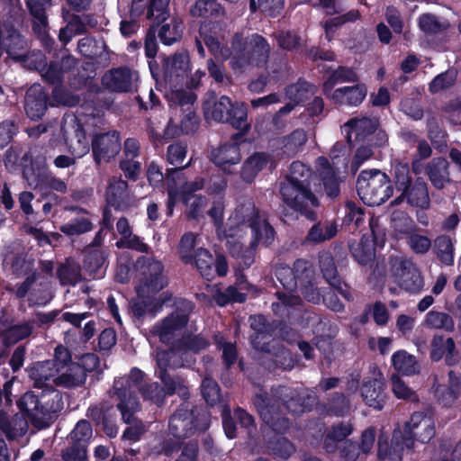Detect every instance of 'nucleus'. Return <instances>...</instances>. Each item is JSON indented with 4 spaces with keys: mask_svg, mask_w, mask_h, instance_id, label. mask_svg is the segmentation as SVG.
Returning <instances> with one entry per match:
<instances>
[{
    "mask_svg": "<svg viewBox=\"0 0 461 461\" xmlns=\"http://www.w3.org/2000/svg\"><path fill=\"white\" fill-rule=\"evenodd\" d=\"M337 233V227L332 222L318 223L312 227L308 235L307 240L312 242H322L330 240Z\"/></svg>",
    "mask_w": 461,
    "mask_h": 461,
    "instance_id": "51",
    "label": "nucleus"
},
{
    "mask_svg": "<svg viewBox=\"0 0 461 461\" xmlns=\"http://www.w3.org/2000/svg\"><path fill=\"white\" fill-rule=\"evenodd\" d=\"M47 109L46 94L41 85L32 86L26 92L25 111L32 119L41 118Z\"/></svg>",
    "mask_w": 461,
    "mask_h": 461,
    "instance_id": "33",
    "label": "nucleus"
},
{
    "mask_svg": "<svg viewBox=\"0 0 461 461\" xmlns=\"http://www.w3.org/2000/svg\"><path fill=\"white\" fill-rule=\"evenodd\" d=\"M208 120L230 122L236 129L247 128V109L244 104H232L228 96H221L217 102L206 101L203 105Z\"/></svg>",
    "mask_w": 461,
    "mask_h": 461,
    "instance_id": "12",
    "label": "nucleus"
},
{
    "mask_svg": "<svg viewBox=\"0 0 461 461\" xmlns=\"http://www.w3.org/2000/svg\"><path fill=\"white\" fill-rule=\"evenodd\" d=\"M404 197L408 203L416 207L425 209L429 205L427 185L420 178H418L412 185H410L405 190H402L401 195L394 200L393 203H398Z\"/></svg>",
    "mask_w": 461,
    "mask_h": 461,
    "instance_id": "34",
    "label": "nucleus"
},
{
    "mask_svg": "<svg viewBox=\"0 0 461 461\" xmlns=\"http://www.w3.org/2000/svg\"><path fill=\"white\" fill-rule=\"evenodd\" d=\"M392 281L410 293H419L424 286L423 278L415 264L403 258H395L391 261Z\"/></svg>",
    "mask_w": 461,
    "mask_h": 461,
    "instance_id": "15",
    "label": "nucleus"
},
{
    "mask_svg": "<svg viewBox=\"0 0 461 461\" xmlns=\"http://www.w3.org/2000/svg\"><path fill=\"white\" fill-rule=\"evenodd\" d=\"M169 0H151L148 8L147 18L155 21H165L168 16L167 5Z\"/></svg>",
    "mask_w": 461,
    "mask_h": 461,
    "instance_id": "63",
    "label": "nucleus"
},
{
    "mask_svg": "<svg viewBox=\"0 0 461 461\" xmlns=\"http://www.w3.org/2000/svg\"><path fill=\"white\" fill-rule=\"evenodd\" d=\"M4 52L15 61L30 59L27 41L10 25L0 27V57Z\"/></svg>",
    "mask_w": 461,
    "mask_h": 461,
    "instance_id": "21",
    "label": "nucleus"
},
{
    "mask_svg": "<svg viewBox=\"0 0 461 461\" xmlns=\"http://www.w3.org/2000/svg\"><path fill=\"white\" fill-rule=\"evenodd\" d=\"M391 384L392 391L396 398L411 401L416 400L415 392L406 384L398 374L392 375Z\"/></svg>",
    "mask_w": 461,
    "mask_h": 461,
    "instance_id": "59",
    "label": "nucleus"
},
{
    "mask_svg": "<svg viewBox=\"0 0 461 461\" xmlns=\"http://www.w3.org/2000/svg\"><path fill=\"white\" fill-rule=\"evenodd\" d=\"M166 98L170 104L172 113H185L180 122L182 131L190 133L195 131L198 126V117L192 110V104L196 99L195 95L191 90H171L167 92Z\"/></svg>",
    "mask_w": 461,
    "mask_h": 461,
    "instance_id": "17",
    "label": "nucleus"
},
{
    "mask_svg": "<svg viewBox=\"0 0 461 461\" xmlns=\"http://www.w3.org/2000/svg\"><path fill=\"white\" fill-rule=\"evenodd\" d=\"M246 284L240 283V287L229 286L225 292H222L218 285H208L207 292L220 306H224L229 303H242L246 300V294L240 290L245 289Z\"/></svg>",
    "mask_w": 461,
    "mask_h": 461,
    "instance_id": "37",
    "label": "nucleus"
},
{
    "mask_svg": "<svg viewBox=\"0 0 461 461\" xmlns=\"http://www.w3.org/2000/svg\"><path fill=\"white\" fill-rule=\"evenodd\" d=\"M138 300L131 303V312L134 316L140 318L149 313L153 317L161 309V303L149 300L150 294L140 296L138 294Z\"/></svg>",
    "mask_w": 461,
    "mask_h": 461,
    "instance_id": "45",
    "label": "nucleus"
},
{
    "mask_svg": "<svg viewBox=\"0 0 461 461\" xmlns=\"http://www.w3.org/2000/svg\"><path fill=\"white\" fill-rule=\"evenodd\" d=\"M212 162L226 173H232V167L241 160L240 149L236 142L224 144L212 152Z\"/></svg>",
    "mask_w": 461,
    "mask_h": 461,
    "instance_id": "30",
    "label": "nucleus"
},
{
    "mask_svg": "<svg viewBox=\"0 0 461 461\" xmlns=\"http://www.w3.org/2000/svg\"><path fill=\"white\" fill-rule=\"evenodd\" d=\"M448 163L445 158H434L427 167V175L433 185L437 188H443L449 181Z\"/></svg>",
    "mask_w": 461,
    "mask_h": 461,
    "instance_id": "43",
    "label": "nucleus"
},
{
    "mask_svg": "<svg viewBox=\"0 0 461 461\" xmlns=\"http://www.w3.org/2000/svg\"><path fill=\"white\" fill-rule=\"evenodd\" d=\"M332 287V291L322 295L323 302L330 309L335 312H339L343 309V303L340 302L339 297L341 296L346 300H350L351 294L345 285L342 286L341 285H337Z\"/></svg>",
    "mask_w": 461,
    "mask_h": 461,
    "instance_id": "48",
    "label": "nucleus"
},
{
    "mask_svg": "<svg viewBox=\"0 0 461 461\" xmlns=\"http://www.w3.org/2000/svg\"><path fill=\"white\" fill-rule=\"evenodd\" d=\"M92 224L86 217H80L71 220L60 227V230L68 236L79 235L89 231Z\"/></svg>",
    "mask_w": 461,
    "mask_h": 461,
    "instance_id": "60",
    "label": "nucleus"
},
{
    "mask_svg": "<svg viewBox=\"0 0 461 461\" xmlns=\"http://www.w3.org/2000/svg\"><path fill=\"white\" fill-rule=\"evenodd\" d=\"M202 393L204 400L210 405H214L220 400V388L217 383L211 379L205 378L202 384Z\"/></svg>",
    "mask_w": 461,
    "mask_h": 461,
    "instance_id": "64",
    "label": "nucleus"
},
{
    "mask_svg": "<svg viewBox=\"0 0 461 461\" xmlns=\"http://www.w3.org/2000/svg\"><path fill=\"white\" fill-rule=\"evenodd\" d=\"M104 256L102 252L94 251L87 255L85 268L93 277L100 278L104 275Z\"/></svg>",
    "mask_w": 461,
    "mask_h": 461,
    "instance_id": "58",
    "label": "nucleus"
},
{
    "mask_svg": "<svg viewBox=\"0 0 461 461\" xmlns=\"http://www.w3.org/2000/svg\"><path fill=\"white\" fill-rule=\"evenodd\" d=\"M56 361L58 366H65L58 373L54 379V384L64 387H75L82 384L86 381V374L79 364L71 362V357L68 350L62 347L56 348Z\"/></svg>",
    "mask_w": 461,
    "mask_h": 461,
    "instance_id": "19",
    "label": "nucleus"
},
{
    "mask_svg": "<svg viewBox=\"0 0 461 461\" xmlns=\"http://www.w3.org/2000/svg\"><path fill=\"white\" fill-rule=\"evenodd\" d=\"M209 426V420L206 414H197L191 409L189 403L181 405L170 418L168 429L169 433L177 438H185L194 435L197 430L203 431Z\"/></svg>",
    "mask_w": 461,
    "mask_h": 461,
    "instance_id": "13",
    "label": "nucleus"
},
{
    "mask_svg": "<svg viewBox=\"0 0 461 461\" xmlns=\"http://www.w3.org/2000/svg\"><path fill=\"white\" fill-rule=\"evenodd\" d=\"M424 323L431 329L446 331H452L454 329L452 317L445 312L436 311H430L426 314Z\"/></svg>",
    "mask_w": 461,
    "mask_h": 461,
    "instance_id": "46",
    "label": "nucleus"
},
{
    "mask_svg": "<svg viewBox=\"0 0 461 461\" xmlns=\"http://www.w3.org/2000/svg\"><path fill=\"white\" fill-rule=\"evenodd\" d=\"M193 263H194L200 274L207 280L212 279L216 274L223 276L228 272V264L224 257L218 256L214 259L212 255L203 248L195 251Z\"/></svg>",
    "mask_w": 461,
    "mask_h": 461,
    "instance_id": "24",
    "label": "nucleus"
},
{
    "mask_svg": "<svg viewBox=\"0 0 461 461\" xmlns=\"http://www.w3.org/2000/svg\"><path fill=\"white\" fill-rule=\"evenodd\" d=\"M223 205L215 203L209 211L220 237L226 240L230 254L240 262L241 267H249L254 261L255 249L261 243L270 244L274 240V230L268 224L254 203L248 200L240 203L228 219L226 229L221 230Z\"/></svg>",
    "mask_w": 461,
    "mask_h": 461,
    "instance_id": "2",
    "label": "nucleus"
},
{
    "mask_svg": "<svg viewBox=\"0 0 461 461\" xmlns=\"http://www.w3.org/2000/svg\"><path fill=\"white\" fill-rule=\"evenodd\" d=\"M32 262L23 257H18L12 264V268L17 276H26L23 283L16 288V295L19 298L28 296V301L33 305H45L53 297L50 289V275L32 273Z\"/></svg>",
    "mask_w": 461,
    "mask_h": 461,
    "instance_id": "7",
    "label": "nucleus"
},
{
    "mask_svg": "<svg viewBox=\"0 0 461 461\" xmlns=\"http://www.w3.org/2000/svg\"><path fill=\"white\" fill-rule=\"evenodd\" d=\"M287 392L288 389L280 387L275 391L273 399L268 398L267 395L260 393L258 394L254 400L255 406L257 407L263 421L278 432L285 430L289 427V422L287 419L284 418L278 411H276V398H280L282 396L286 397L288 395Z\"/></svg>",
    "mask_w": 461,
    "mask_h": 461,
    "instance_id": "18",
    "label": "nucleus"
},
{
    "mask_svg": "<svg viewBox=\"0 0 461 461\" xmlns=\"http://www.w3.org/2000/svg\"><path fill=\"white\" fill-rule=\"evenodd\" d=\"M51 0H29L27 3L31 14L33 16V31L42 39L47 37V17L45 7Z\"/></svg>",
    "mask_w": 461,
    "mask_h": 461,
    "instance_id": "40",
    "label": "nucleus"
},
{
    "mask_svg": "<svg viewBox=\"0 0 461 461\" xmlns=\"http://www.w3.org/2000/svg\"><path fill=\"white\" fill-rule=\"evenodd\" d=\"M32 327L30 323H23L7 330L4 334V340L6 344H14L27 338L32 333Z\"/></svg>",
    "mask_w": 461,
    "mask_h": 461,
    "instance_id": "61",
    "label": "nucleus"
},
{
    "mask_svg": "<svg viewBox=\"0 0 461 461\" xmlns=\"http://www.w3.org/2000/svg\"><path fill=\"white\" fill-rule=\"evenodd\" d=\"M73 131L66 138L67 145L76 158H82L89 151V143L84 129L78 123H74Z\"/></svg>",
    "mask_w": 461,
    "mask_h": 461,
    "instance_id": "41",
    "label": "nucleus"
},
{
    "mask_svg": "<svg viewBox=\"0 0 461 461\" xmlns=\"http://www.w3.org/2000/svg\"><path fill=\"white\" fill-rule=\"evenodd\" d=\"M138 79V74L127 68L111 69L102 77L103 86L115 92L131 91Z\"/></svg>",
    "mask_w": 461,
    "mask_h": 461,
    "instance_id": "27",
    "label": "nucleus"
},
{
    "mask_svg": "<svg viewBox=\"0 0 461 461\" xmlns=\"http://www.w3.org/2000/svg\"><path fill=\"white\" fill-rule=\"evenodd\" d=\"M182 30V21L175 18L170 23L162 25L158 36L164 44L171 45L181 37Z\"/></svg>",
    "mask_w": 461,
    "mask_h": 461,
    "instance_id": "49",
    "label": "nucleus"
},
{
    "mask_svg": "<svg viewBox=\"0 0 461 461\" xmlns=\"http://www.w3.org/2000/svg\"><path fill=\"white\" fill-rule=\"evenodd\" d=\"M438 257L445 265H451L454 260V248L451 240L447 236H440L435 240Z\"/></svg>",
    "mask_w": 461,
    "mask_h": 461,
    "instance_id": "57",
    "label": "nucleus"
},
{
    "mask_svg": "<svg viewBox=\"0 0 461 461\" xmlns=\"http://www.w3.org/2000/svg\"><path fill=\"white\" fill-rule=\"evenodd\" d=\"M315 87L305 81H299L294 85L288 86L285 90V95L290 103L285 104L278 111V115H285L290 113L295 104L303 102L310 95L314 94Z\"/></svg>",
    "mask_w": 461,
    "mask_h": 461,
    "instance_id": "35",
    "label": "nucleus"
},
{
    "mask_svg": "<svg viewBox=\"0 0 461 461\" xmlns=\"http://www.w3.org/2000/svg\"><path fill=\"white\" fill-rule=\"evenodd\" d=\"M193 311V304L186 300L176 303V309L161 322L155 325L152 334L157 336L163 343H170L176 337L181 339L168 351L157 353L158 375L164 384V389H159L157 383L143 389L141 386L143 374L137 368H132L129 376L121 377L114 381L113 392L117 396V408L121 411L122 420L130 426L123 432L122 438L136 441L145 431L141 422L136 420L133 414L140 408L137 398V392L142 391L144 398L159 404L166 394L177 393L180 396L187 395V388L180 380H171L166 375L167 366L178 367L192 363V355L205 348L207 341L200 336L185 335L183 330L187 323L188 315Z\"/></svg>",
    "mask_w": 461,
    "mask_h": 461,
    "instance_id": "1",
    "label": "nucleus"
},
{
    "mask_svg": "<svg viewBox=\"0 0 461 461\" xmlns=\"http://www.w3.org/2000/svg\"><path fill=\"white\" fill-rule=\"evenodd\" d=\"M93 437L91 424L86 420H79L70 433L71 443L87 447Z\"/></svg>",
    "mask_w": 461,
    "mask_h": 461,
    "instance_id": "52",
    "label": "nucleus"
},
{
    "mask_svg": "<svg viewBox=\"0 0 461 461\" xmlns=\"http://www.w3.org/2000/svg\"><path fill=\"white\" fill-rule=\"evenodd\" d=\"M20 411L23 413V416L16 414L11 420L6 418L5 413L0 411V429L10 439L23 436L28 429V421L32 424L27 415L21 410Z\"/></svg>",
    "mask_w": 461,
    "mask_h": 461,
    "instance_id": "36",
    "label": "nucleus"
},
{
    "mask_svg": "<svg viewBox=\"0 0 461 461\" xmlns=\"http://www.w3.org/2000/svg\"><path fill=\"white\" fill-rule=\"evenodd\" d=\"M377 127V122L374 119L363 117L354 118L343 125V131L349 142L365 139L373 133Z\"/></svg>",
    "mask_w": 461,
    "mask_h": 461,
    "instance_id": "32",
    "label": "nucleus"
},
{
    "mask_svg": "<svg viewBox=\"0 0 461 461\" xmlns=\"http://www.w3.org/2000/svg\"><path fill=\"white\" fill-rule=\"evenodd\" d=\"M58 276L62 285H75L81 278L80 267L73 261H67L58 270Z\"/></svg>",
    "mask_w": 461,
    "mask_h": 461,
    "instance_id": "54",
    "label": "nucleus"
},
{
    "mask_svg": "<svg viewBox=\"0 0 461 461\" xmlns=\"http://www.w3.org/2000/svg\"><path fill=\"white\" fill-rule=\"evenodd\" d=\"M357 80V76L353 70L346 68H339L337 70H333L323 83L324 94L332 91L335 85L344 82H353Z\"/></svg>",
    "mask_w": 461,
    "mask_h": 461,
    "instance_id": "47",
    "label": "nucleus"
},
{
    "mask_svg": "<svg viewBox=\"0 0 461 461\" xmlns=\"http://www.w3.org/2000/svg\"><path fill=\"white\" fill-rule=\"evenodd\" d=\"M267 157L264 153H255L248 158L241 168V178L246 182H252L256 176L267 164Z\"/></svg>",
    "mask_w": 461,
    "mask_h": 461,
    "instance_id": "44",
    "label": "nucleus"
},
{
    "mask_svg": "<svg viewBox=\"0 0 461 461\" xmlns=\"http://www.w3.org/2000/svg\"><path fill=\"white\" fill-rule=\"evenodd\" d=\"M191 14L194 17H212L222 14L221 5L214 0H198L191 8Z\"/></svg>",
    "mask_w": 461,
    "mask_h": 461,
    "instance_id": "50",
    "label": "nucleus"
},
{
    "mask_svg": "<svg viewBox=\"0 0 461 461\" xmlns=\"http://www.w3.org/2000/svg\"><path fill=\"white\" fill-rule=\"evenodd\" d=\"M266 319L258 315L250 318V326L255 330L251 336V343L257 350L272 353L275 363L284 369H291L294 366L292 357L287 350L279 346L278 342L271 339V335L266 330Z\"/></svg>",
    "mask_w": 461,
    "mask_h": 461,
    "instance_id": "10",
    "label": "nucleus"
},
{
    "mask_svg": "<svg viewBox=\"0 0 461 461\" xmlns=\"http://www.w3.org/2000/svg\"><path fill=\"white\" fill-rule=\"evenodd\" d=\"M371 375L362 384L361 396L367 405L381 410L385 402L384 376L376 366L371 367Z\"/></svg>",
    "mask_w": 461,
    "mask_h": 461,
    "instance_id": "22",
    "label": "nucleus"
},
{
    "mask_svg": "<svg viewBox=\"0 0 461 461\" xmlns=\"http://www.w3.org/2000/svg\"><path fill=\"white\" fill-rule=\"evenodd\" d=\"M121 139L117 131H109L95 135L92 140V150L97 164L108 162L119 153Z\"/></svg>",
    "mask_w": 461,
    "mask_h": 461,
    "instance_id": "23",
    "label": "nucleus"
},
{
    "mask_svg": "<svg viewBox=\"0 0 461 461\" xmlns=\"http://www.w3.org/2000/svg\"><path fill=\"white\" fill-rule=\"evenodd\" d=\"M352 431L353 428L348 422H340L332 426L327 431L323 442L327 452H334L338 447V443L344 440Z\"/></svg>",
    "mask_w": 461,
    "mask_h": 461,
    "instance_id": "42",
    "label": "nucleus"
},
{
    "mask_svg": "<svg viewBox=\"0 0 461 461\" xmlns=\"http://www.w3.org/2000/svg\"><path fill=\"white\" fill-rule=\"evenodd\" d=\"M375 440V431L368 428L363 431L360 442L348 440L340 449V456L345 461H357L365 458L372 450Z\"/></svg>",
    "mask_w": 461,
    "mask_h": 461,
    "instance_id": "25",
    "label": "nucleus"
},
{
    "mask_svg": "<svg viewBox=\"0 0 461 461\" xmlns=\"http://www.w3.org/2000/svg\"><path fill=\"white\" fill-rule=\"evenodd\" d=\"M198 244V236L193 232H187L181 238L179 244V254L185 263L193 264L194 255L193 250Z\"/></svg>",
    "mask_w": 461,
    "mask_h": 461,
    "instance_id": "55",
    "label": "nucleus"
},
{
    "mask_svg": "<svg viewBox=\"0 0 461 461\" xmlns=\"http://www.w3.org/2000/svg\"><path fill=\"white\" fill-rule=\"evenodd\" d=\"M367 93L364 85L354 86L339 87L325 95L339 104L357 105L360 104L366 97Z\"/></svg>",
    "mask_w": 461,
    "mask_h": 461,
    "instance_id": "31",
    "label": "nucleus"
},
{
    "mask_svg": "<svg viewBox=\"0 0 461 461\" xmlns=\"http://www.w3.org/2000/svg\"><path fill=\"white\" fill-rule=\"evenodd\" d=\"M330 158L331 163L325 158H319L316 166L327 194L336 196L339 194L338 175L346 169L348 162L346 147L336 144L330 152Z\"/></svg>",
    "mask_w": 461,
    "mask_h": 461,
    "instance_id": "11",
    "label": "nucleus"
},
{
    "mask_svg": "<svg viewBox=\"0 0 461 461\" xmlns=\"http://www.w3.org/2000/svg\"><path fill=\"white\" fill-rule=\"evenodd\" d=\"M373 240L363 237L359 243L351 246V252L355 258L361 264L366 265L375 257V248H382L385 242L384 228L382 226L379 218H372L369 221Z\"/></svg>",
    "mask_w": 461,
    "mask_h": 461,
    "instance_id": "20",
    "label": "nucleus"
},
{
    "mask_svg": "<svg viewBox=\"0 0 461 461\" xmlns=\"http://www.w3.org/2000/svg\"><path fill=\"white\" fill-rule=\"evenodd\" d=\"M357 194L367 205L375 206L384 203L393 194L388 176L379 170L363 171L357 182Z\"/></svg>",
    "mask_w": 461,
    "mask_h": 461,
    "instance_id": "9",
    "label": "nucleus"
},
{
    "mask_svg": "<svg viewBox=\"0 0 461 461\" xmlns=\"http://www.w3.org/2000/svg\"><path fill=\"white\" fill-rule=\"evenodd\" d=\"M64 366H58L55 357L53 360L37 362L29 368V376L34 387L45 388V392L41 396L33 392L24 393L17 402V406L38 429L49 426L55 414L64 407L62 394L53 389L54 379Z\"/></svg>",
    "mask_w": 461,
    "mask_h": 461,
    "instance_id": "3",
    "label": "nucleus"
},
{
    "mask_svg": "<svg viewBox=\"0 0 461 461\" xmlns=\"http://www.w3.org/2000/svg\"><path fill=\"white\" fill-rule=\"evenodd\" d=\"M320 266L323 277L331 286L340 285L337 279V269L330 254L323 252L320 255Z\"/></svg>",
    "mask_w": 461,
    "mask_h": 461,
    "instance_id": "56",
    "label": "nucleus"
},
{
    "mask_svg": "<svg viewBox=\"0 0 461 461\" xmlns=\"http://www.w3.org/2000/svg\"><path fill=\"white\" fill-rule=\"evenodd\" d=\"M24 176L30 186L40 189L41 192H44L48 188L62 194L67 192L66 183L62 179L54 176L45 168L40 170L38 174H35L33 171L30 172L26 170Z\"/></svg>",
    "mask_w": 461,
    "mask_h": 461,
    "instance_id": "29",
    "label": "nucleus"
},
{
    "mask_svg": "<svg viewBox=\"0 0 461 461\" xmlns=\"http://www.w3.org/2000/svg\"><path fill=\"white\" fill-rule=\"evenodd\" d=\"M105 200L109 206L119 210H126L134 203L133 195L128 191L127 182L115 176L109 180Z\"/></svg>",
    "mask_w": 461,
    "mask_h": 461,
    "instance_id": "28",
    "label": "nucleus"
},
{
    "mask_svg": "<svg viewBox=\"0 0 461 461\" xmlns=\"http://www.w3.org/2000/svg\"><path fill=\"white\" fill-rule=\"evenodd\" d=\"M456 353V344L451 338L434 336L431 341L430 357L438 361L443 357L448 365L452 364Z\"/></svg>",
    "mask_w": 461,
    "mask_h": 461,
    "instance_id": "39",
    "label": "nucleus"
},
{
    "mask_svg": "<svg viewBox=\"0 0 461 461\" xmlns=\"http://www.w3.org/2000/svg\"><path fill=\"white\" fill-rule=\"evenodd\" d=\"M312 184V174L310 168L303 163L295 161L291 165L290 172L280 190L284 202L309 219H313V209L318 206L315 195L317 189H313Z\"/></svg>",
    "mask_w": 461,
    "mask_h": 461,
    "instance_id": "6",
    "label": "nucleus"
},
{
    "mask_svg": "<svg viewBox=\"0 0 461 461\" xmlns=\"http://www.w3.org/2000/svg\"><path fill=\"white\" fill-rule=\"evenodd\" d=\"M140 285L137 293L140 296L159 292L167 285L163 275V265L151 257H141L137 260Z\"/></svg>",
    "mask_w": 461,
    "mask_h": 461,
    "instance_id": "14",
    "label": "nucleus"
},
{
    "mask_svg": "<svg viewBox=\"0 0 461 461\" xmlns=\"http://www.w3.org/2000/svg\"><path fill=\"white\" fill-rule=\"evenodd\" d=\"M307 140L304 130L297 129L284 140V152L288 156L297 153Z\"/></svg>",
    "mask_w": 461,
    "mask_h": 461,
    "instance_id": "53",
    "label": "nucleus"
},
{
    "mask_svg": "<svg viewBox=\"0 0 461 461\" xmlns=\"http://www.w3.org/2000/svg\"><path fill=\"white\" fill-rule=\"evenodd\" d=\"M203 186V179L197 178L193 182L186 183L181 192L175 191L172 187L168 189L167 207L169 213H172L173 206L182 200L187 206V213L192 218H198L203 215L207 201L201 195H191L193 192L200 190Z\"/></svg>",
    "mask_w": 461,
    "mask_h": 461,
    "instance_id": "16",
    "label": "nucleus"
},
{
    "mask_svg": "<svg viewBox=\"0 0 461 461\" xmlns=\"http://www.w3.org/2000/svg\"><path fill=\"white\" fill-rule=\"evenodd\" d=\"M312 269L309 263L304 260H297L294 263V269L289 267H280L276 272V276L284 286V292H277L278 302L272 304L273 310L277 314H284L287 306L297 305L301 303L298 295L293 294L294 289L297 288L303 282V275L310 277Z\"/></svg>",
    "mask_w": 461,
    "mask_h": 461,
    "instance_id": "8",
    "label": "nucleus"
},
{
    "mask_svg": "<svg viewBox=\"0 0 461 461\" xmlns=\"http://www.w3.org/2000/svg\"><path fill=\"white\" fill-rule=\"evenodd\" d=\"M200 34L210 52L218 59L226 60L230 58L233 69H243L249 65L259 66L267 61L269 47L264 38L252 35L243 39L236 35L232 41V51L223 45V36L216 24L204 23L200 28Z\"/></svg>",
    "mask_w": 461,
    "mask_h": 461,
    "instance_id": "4",
    "label": "nucleus"
},
{
    "mask_svg": "<svg viewBox=\"0 0 461 461\" xmlns=\"http://www.w3.org/2000/svg\"><path fill=\"white\" fill-rule=\"evenodd\" d=\"M392 365L397 373L406 376L417 375L420 371V365L416 357L405 350H398L393 354Z\"/></svg>",
    "mask_w": 461,
    "mask_h": 461,
    "instance_id": "38",
    "label": "nucleus"
},
{
    "mask_svg": "<svg viewBox=\"0 0 461 461\" xmlns=\"http://www.w3.org/2000/svg\"><path fill=\"white\" fill-rule=\"evenodd\" d=\"M189 69V56L186 53L176 54L165 60L164 78L170 91L186 79Z\"/></svg>",
    "mask_w": 461,
    "mask_h": 461,
    "instance_id": "26",
    "label": "nucleus"
},
{
    "mask_svg": "<svg viewBox=\"0 0 461 461\" xmlns=\"http://www.w3.org/2000/svg\"><path fill=\"white\" fill-rule=\"evenodd\" d=\"M406 435L395 429L391 444L378 439V457L385 461H402L405 447H411L413 439L422 443L429 442L435 435V421L431 415L424 412H414L405 425Z\"/></svg>",
    "mask_w": 461,
    "mask_h": 461,
    "instance_id": "5",
    "label": "nucleus"
},
{
    "mask_svg": "<svg viewBox=\"0 0 461 461\" xmlns=\"http://www.w3.org/2000/svg\"><path fill=\"white\" fill-rule=\"evenodd\" d=\"M85 25L80 21L79 17L75 16L71 19V21L68 23L65 28H62L59 32V41L63 44H67L73 36L77 34H80L84 32Z\"/></svg>",
    "mask_w": 461,
    "mask_h": 461,
    "instance_id": "62",
    "label": "nucleus"
}]
</instances>
